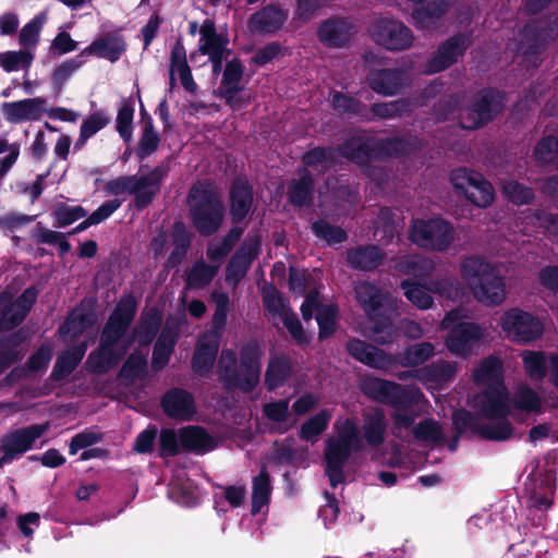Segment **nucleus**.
<instances>
[{"label": "nucleus", "instance_id": "1", "mask_svg": "<svg viewBox=\"0 0 558 558\" xmlns=\"http://www.w3.org/2000/svg\"><path fill=\"white\" fill-rule=\"evenodd\" d=\"M412 151L413 144L411 141L401 136L376 138L352 135L338 146L339 155L357 165L368 177H372V161L389 157H402L410 155Z\"/></svg>", "mask_w": 558, "mask_h": 558}, {"label": "nucleus", "instance_id": "2", "mask_svg": "<svg viewBox=\"0 0 558 558\" xmlns=\"http://www.w3.org/2000/svg\"><path fill=\"white\" fill-rule=\"evenodd\" d=\"M186 203L191 223L201 236L209 238L220 230L226 217V206L213 181L193 183Z\"/></svg>", "mask_w": 558, "mask_h": 558}, {"label": "nucleus", "instance_id": "3", "mask_svg": "<svg viewBox=\"0 0 558 558\" xmlns=\"http://www.w3.org/2000/svg\"><path fill=\"white\" fill-rule=\"evenodd\" d=\"M260 347L255 340L246 342L240 350V364L233 350L221 351L219 365L220 379L229 389H240L244 393L252 392L259 383L260 377Z\"/></svg>", "mask_w": 558, "mask_h": 558}, {"label": "nucleus", "instance_id": "4", "mask_svg": "<svg viewBox=\"0 0 558 558\" xmlns=\"http://www.w3.org/2000/svg\"><path fill=\"white\" fill-rule=\"evenodd\" d=\"M363 391L369 398L395 409L392 418L397 427L410 428L418 413L413 410L422 399L423 392L416 387H403L400 384L373 377L364 381Z\"/></svg>", "mask_w": 558, "mask_h": 558}, {"label": "nucleus", "instance_id": "5", "mask_svg": "<svg viewBox=\"0 0 558 558\" xmlns=\"http://www.w3.org/2000/svg\"><path fill=\"white\" fill-rule=\"evenodd\" d=\"M461 275L477 302L495 307L505 301L506 279L497 266L480 256H469L461 262Z\"/></svg>", "mask_w": 558, "mask_h": 558}, {"label": "nucleus", "instance_id": "6", "mask_svg": "<svg viewBox=\"0 0 558 558\" xmlns=\"http://www.w3.org/2000/svg\"><path fill=\"white\" fill-rule=\"evenodd\" d=\"M129 327L107 319L100 332L99 344L86 360V367L93 374H106L118 366L134 342L125 338Z\"/></svg>", "mask_w": 558, "mask_h": 558}, {"label": "nucleus", "instance_id": "7", "mask_svg": "<svg viewBox=\"0 0 558 558\" xmlns=\"http://www.w3.org/2000/svg\"><path fill=\"white\" fill-rule=\"evenodd\" d=\"M170 171L169 159L156 166L147 174L137 177L120 175L105 184V191L112 195H121L125 192L133 194V206L142 211L147 208L160 192L161 183Z\"/></svg>", "mask_w": 558, "mask_h": 558}, {"label": "nucleus", "instance_id": "8", "mask_svg": "<svg viewBox=\"0 0 558 558\" xmlns=\"http://www.w3.org/2000/svg\"><path fill=\"white\" fill-rule=\"evenodd\" d=\"M354 292L359 304L372 324L374 342L381 345L392 343L397 337V329L388 314L389 308L385 305V294L369 281L359 282Z\"/></svg>", "mask_w": 558, "mask_h": 558}, {"label": "nucleus", "instance_id": "9", "mask_svg": "<svg viewBox=\"0 0 558 558\" xmlns=\"http://www.w3.org/2000/svg\"><path fill=\"white\" fill-rule=\"evenodd\" d=\"M505 100V94L499 89L481 88L474 94L471 104L461 111L460 128L473 131L487 125L502 112Z\"/></svg>", "mask_w": 558, "mask_h": 558}, {"label": "nucleus", "instance_id": "10", "mask_svg": "<svg viewBox=\"0 0 558 558\" xmlns=\"http://www.w3.org/2000/svg\"><path fill=\"white\" fill-rule=\"evenodd\" d=\"M459 319V311L452 310L441 322V327L449 329L446 347L454 355L468 356L474 344L482 339L483 332L476 323L460 322Z\"/></svg>", "mask_w": 558, "mask_h": 558}, {"label": "nucleus", "instance_id": "11", "mask_svg": "<svg viewBox=\"0 0 558 558\" xmlns=\"http://www.w3.org/2000/svg\"><path fill=\"white\" fill-rule=\"evenodd\" d=\"M410 239L420 247L444 252L454 240L453 227L442 218L415 220L411 227Z\"/></svg>", "mask_w": 558, "mask_h": 558}, {"label": "nucleus", "instance_id": "12", "mask_svg": "<svg viewBox=\"0 0 558 558\" xmlns=\"http://www.w3.org/2000/svg\"><path fill=\"white\" fill-rule=\"evenodd\" d=\"M521 37L526 45L524 56L538 57L558 38V15L550 13L529 21L521 31Z\"/></svg>", "mask_w": 558, "mask_h": 558}, {"label": "nucleus", "instance_id": "13", "mask_svg": "<svg viewBox=\"0 0 558 558\" xmlns=\"http://www.w3.org/2000/svg\"><path fill=\"white\" fill-rule=\"evenodd\" d=\"M500 326L508 338L518 343L535 341L544 332V325L536 316L518 307L504 313Z\"/></svg>", "mask_w": 558, "mask_h": 558}, {"label": "nucleus", "instance_id": "14", "mask_svg": "<svg viewBox=\"0 0 558 558\" xmlns=\"http://www.w3.org/2000/svg\"><path fill=\"white\" fill-rule=\"evenodd\" d=\"M369 33L377 45L390 51L407 50L414 39L412 31L404 23L387 17L376 20Z\"/></svg>", "mask_w": 558, "mask_h": 558}, {"label": "nucleus", "instance_id": "15", "mask_svg": "<svg viewBox=\"0 0 558 558\" xmlns=\"http://www.w3.org/2000/svg\"><path fill=\"white\" fill-rule=\"evenodd\" d=\"M492 423H482L478 417L473 415L465 409H459L457 416V425H459L460 432L463 428H470L471 436H477L481 439L488 441H505L512 437L513 425L507 418H494Z\"/></svg>", "mask_w": 558, "mask_h": 558}, {"label": "nucleus", "instance_id": "16", "mask_svg": "<svg viewBox=\"0 0 558 558\" xmlns=\"http://www.w3.org/2000/svg\"><path fill=\"white\" fill-rule=\"evenodd\" d=\"M473 43L472 32L457 33L442 41L428 61V72H441L459 61Z\"/></svg>", "mask_w": 558, "mask_h": 558}, {"label": "nucleus", "instance_id": "17", "mask_svg": "<svg viewBox=\"0 0 558 558\" xmlns=\"http://www.w3.org/2000/svg\"><path fill=\"white\" fill-rule=\"evenodd\" d=\"M355 33L356 26L350 17L332 15L319 23L316 36L324 47L340 49L350 45Z\"/></svg>", "mask_w": 558, "mask_h": 558}, {"label": "nucleus", "instance_id": "18", "mask_svg": "<svg viewBox=\"0 0 558 558\" xmlns=\"http://www.w3.org/2000/svg\"><path fill=\"white\" fill-rule=\"evenodd\" d=\"M289 17V11L279 3H269L251 14L247 29L251 34L274 36L282 29Z\"/></svg>", "mask_w": 558, "mask_h": 558}, {"label": "nucleus", "instance_id": "19", "mask_svg": "<svg viewBox=\"0 0 558 558\" xmlns=\"http://www.w3.org/2000/svg\"><path fill=\"white\" fill-rule=\"evenodd\" d=\"M475 408L478 415L487 420L509 417L511 407L506 386H487L477 397Z\"/></svg>", "mask_w": 558, "mask_h": 558}, {"label": "nucleus", "instance_id": "20", "mask_svg": "<svg viewBox=\"0 0 558 558\" xmlns=\"http://www.w3.org/2000/svg\"><path fill=\"white\" fill-rule=\"evenodd\" d=\"M160 407L166 416L180 421H192L196 414L194 396L184 388L172 387L160 399Z\"/></svg>", "mask_w": 558, "mask_h": 558}, {"label": "nucleus", "instance_id": "21", "mask_svg": "<svg viewBox=\"0 0 558 558\" xmlns=\"http://www.w3.org/2000/svg\"><path fill=\"white\" fill-rule=\"evenodd\" d=\"M407 82L408 73L401 68L374 69L366 76L368 87L381 96L398 95Z\"/></svg>", "mask_w": 558, "mask_h": 558}, {"label": "nucleus", "instance_id": "22", "mask_svg": "<svg viewBox=\"0 0 558 558\" xmlns=\"http://www.w3.org/2000/svg\"><path fill=\"white\" fill-rule=\"evenodd\" d=\"M259 250V238L244 242L226 266V281L234 287L238 286L246 276L253 260L258 256Z\"/></svg>", "mask_w": 558, "mask_h": 558}, {"label": "nucleus", "instance_id": "23", "mask_svg": "<svg viewBox=\"0 0 558 558\" xmlns=\"http://www.w3.org/2000/svg\"><path fill=\"white\" fill-rule=\"evenodd\" d=\"M49 427V422H45L43 424H33L11 430L1 437L0 449H8L19 458L31 450L34 442L39 439Z\"/></svg>", "mask_w": 558, "mask_h": 558}, {"label": "nucleus", "instance_id": "24", "mask_svg": "<svg viewBox=\"0 0 558 558\" xmlns=\"http://www.w3.org/2000/svg\"><path fill=\"white\" fill-rule=\"evenodd\" d=\"M254 203L253 185L243 178H235L229 189V211L234 225L242 223Z\"/></svg>", "mask_w": 558, "mask_h": 558}, {"label": "nucleus", "instance_id": "25", "mask_svg": "<svg viewBox=\"0 0 558 558\" xmlns=\"http://www.w3.org/2000/svg\"><path fill=\"white\" fill-rule=\"evenodd\" d=\"M345 349L350 356L372 368L388 369L396 363L392 355L357 338L350 339Z\"/></svg>", "mask_w": 558, "mask_h": 558}, {"label": "nucleus", "instance_id": "26", "mask_svg": "<svg viewBox=\"0 0 558 558\" xmlns=\"http://www.w3.org/2000/svg\"><path fill=\"white\" fill-rule=\"evenodd\" d=\"M47 100L43 97L26 98L16 101L2 102L0 111L3 118L12 123L19 124L25 121H37L41 118Z\"/></svg>", "mask_w": 558, "mask_h": 558}, {"label": "nucleus", "instance_id": "27", "mask_svg": "<svg viewBox=\"0 0 558 558\" xmlns=\"http://www.w3.org/2000/svg\"><path fill=\"white\" fill-rule=\"evenodd\" d=\"M352 449L348 448L330 438L326 442L325 448V474L329 480L330 486L336 488L339 484L344 483V466L351 457Z\"/></svg>", "mask_w": 558, "mask_h": 558}, {"label": "nucleus", "instance_id": "28", "mask_svg": "<svg viewBox=\"0 0 558 558\" xmlns=\"http://www.w3.org/2000/svg\"><path fill=\"white\" fill-rule=\"evenodd\" d=\"M414 9L411 13L415 26L422 29H435L454 0H411Z\"/></svg>", "mask_w": 558, "mask_h": 558}, {"label": "nucleus", "instance_id": "29", "mask_svg": "<svg viewBox=\"0 0 558 558\" xmlns=\"http://www.w3.org/2000/svg\"><path fill=\"white\" fill-rule=\"evenodd\" d=\"M387 427L388 423L383 409L375 408L364 412L360 428L362 442L365 441L372 449H378L385 442Z\"/></svg>", "mask_w": 558, "mask_h": 558}, {"label": "nucleus", "instance_id": "30", "mask_svg": "<svg viewBox=\"0 0 558 558\" xmlns=\"http://www.w3.org/2000/svg\"><path fill=\"white\" fill-rule=\"evenodd\" d=\"M384 258L385 253L375 244L356 245L345 252L347 264L353 270L374 271Z\"/></svg>", "mask_w": 558, "mask_h": 558}, {"label": "nucleus", "instance_id": "31", "mask_svg": "<svg viewBox=\"0 0 558 558\" xmlns=\"http://www.w3.org/2000/svg\"><path fill=\"white\" fill-rule=\"evenodd\" d=\"M315 191V179L306 168L298 169V178L292 179L288 184L287 196L289 203L296 208L313 205Z\"/></svg>", "mask_w": 558, "mask_h": 558}, {"label": "nucleus", "instance_id": "32", "mask_svg": "<svg viewBox=\"0 0 558 558\" xmlns=\"http://www.w3.org/2000/svg\"><path fill=\"white\" fill-rule=\"evenodd\" d=\"M126 50V43L122 36L106 35L92 41L85 47L80 57L95 56L110 62H117Z\"/></svg>", "mask_w": 558, "mask_h": 558}, {"label": "nucleus", "instance_id": "33", "mask_svg": "<svg viewBox=\"0 0 558 558\" xmlns=\"http://www.w3.org/2000/svg\"><path fill=\"white\" fill-rule=\"evenodd\" d=\"M180 445L183 451L206 453L216 447L214 437L202 426H186L180 429Z\"/></svg>", "mask_w": 558, "mask_h": 558}, {"label": "nucleus", "instance_id": "34", "mask_svg": "<svg viewBox=\"0 0 558 558\" xmlns=\"http://www.w3.org/2000/svg\"><path fill=\"white\" fill-rule=\"evenodd\" d=\"M161 324L162 313L157 306H153L142 314L140 323L132 330L131 338H134L140 345L147 347L155 340Z\"/></svg>", "mask_w": 558, "mask_h": 558}, {"label": "nucleus", "instance_id": "35", "mask_svg": "<svg viewBox=\"0 0 558 558\" xmlns=\"http://www.w3.org/2000/svg\"><path fill=\"white\" fill-rule=\"evenodd\" d=\"M170 65L171 72H178L183 88L189 93H195L197 84L193 78L192 70L186 60V50L182 37L175 40L171 49Z\"/></svg>", "mask_w": 558, "mask_h": 558}, {"label": "nucleus", "instance_id": "36", "mask_svg": "<svg viewBox=\"0 0 558 558\" xmlns=\"http://www.w3.org/2000/svg\"><path fill=\"white\" fill-rule=\"evenodd\" d=\"M218 350L219 342L217 339L199 341L192 357L193 372L198 376L207 375L214 366Z\"/></svg>", "mask_w": 558, "mask_h": 558}, {"label": "nucleus", "instance_id": "37", "mask_svg": "<svg viewBox=\"0 0 558 558\" xmlns=\"http://www.w3.org/2000/svg\"><path fill=\"white\" fill-rule=\"evenodd\" d=\"M473 379L476 384L487 386H501L504 384V365L499 357L489 355L481 361L478 367L473 372Z\"/></svg>", "mask_w": 558, "mask_h": 558}, {"label": "nucleus", "instance_id": "38", "mask_svg": "<svg viewBox=\"0 0 558 558\" xmlns=\"http://www.w3.org/2000/svg\"><path fill=\"white\" fill-rule=\"evenodd\" d=\"M292 363L286 355L270 359L266 373L265 385L269 391L282 387L292 375Z\"/></svg>", "mask_w": 558, "mask_h": 558}, {"label": "nucleus", "instance_id": "39", "mask_svg": "<svg viewBox=\"0 0 558 558\" xmlns=\"http://www.w3.org/2000/svg\"><path fill=\"white\" fill-rule=\"evenodd\" d=\"M330 102L332 109L340 114L349 118H357L362 121L368 118L366 116L367 105L353 96L342 92H333Z\"/></svg>", "mask_w": 558, "mask_h": 558}, {"label": "nucleus", "instance_id": "40", "mask_svg": "<svg viewBox=\"0 0 558 558\" xmlns=\"http://www.w3.org/2000/svg\"><path fill=\"white\" fill-rule=\"evenodd\" d=\"M86 345L82 344L72 350L61 353L53 365L50 378L52 380H62L66 378L77 367L84 357Z\"/></svg>", "mask_w": 558, "mask_h": 558}, {"label": "nucleus", "instance_id": "41", "mask_svg": "<svg viewBox=\"0 0 558 558\" xmlns=\"http://www.w3.org/2000/svg\"><path fill=\"white\" fill-rule=\"evenodd\" d=\"M271 495L270 475L266 465L260 468L259 473L253 477L252 482V508L253 515L260 512L262 508L268 505Z\"/></svg>", "mask_w": 558, "mask_h": 558}, {"label": "nucleus", "instance_id": "42", "mask_svg": "<svg viewBox=\"0 0 558 558\" xmlns=\"http://www.w3.org/2000/svg\"><path fill=\"white\" fill-rule=\"evenodd\" d=\"M147 357L140 350H134L126 357L119 371L118 377L128 383H134L135 379H144L147 376Z\"/></svg>", "mask_w": 558, "mask_h": 558}, {"label": "nucleus", "instance_id": "43", "mask_svg": "<svg viewBox=\"0 0 558 558\" xmlns=\"http://www.w3.org/2000/svg\"><path fill=\"white\" fill-rule=\"evenodd\" d=\"M409 111V102L404 99H398L387 102H376L367 106L368 117L365 122L376 121L377 119L386 120L403 116Z\"/></svg>", "mask_w": 558, "mask_h": 558}, {"label": "nucleus", "instance_id": "44", "mask_svg": "<svg viewBox=\"0 0 558 558\" xmlns=\"http://www.w3.org/2000/svg\"><path fill=\"white\" fill-rule=\"evenodd\" d=\"M400 288L407 300L417 308L428 310L433 306L434 300L430 295L432 292L428 290V283L421 284L420 282L407 279L401 281Z\"/></svg>", "mask_w": 558, "mask_h": 558}, {"label": "nucleus", "instance_id": "45", "mask_svg": "<svg viewBox=\"0 0 558 558\" xmlns=\"http://www.w3.org/2000/svg\"><path fill=\"white\" fill-rule=\"evenodd\" d=\"M338 154V147L335 148L332 146H316L305 151L301 157V161L306 169L316 168L318 166H325L327 169L337 165Z\"/></svg>", "mask_w": 558, "mask_h": 558}, {"label": "nucleus", "instance_id": "46", "mask_svg": "<svg viewBox=\"0 0 558 558\" xmlns=\"http://www.w3.org/2000/svg\"><path fill=\"white\" fill-rule=\"evenodd\" d=\"M331 412L323 409L302 423L299 436L304 441H312L322 435L328 427L331 420Z\"/></svg>", "mask_w": 558, "mask_h": 558}, {"label": "nucleus", "instance_id": "47", "mask_svg": "<svg viewBox=\"0 0 558 558\" xmlns=\"http://www.w3.org/2000/svg\"><path fill=\"white\" fill-rule=\"evenodd\" d=\"M339 307L337 304L330 303L322 305L316 314L318 325V339L320 341L332 337L337 330Z\"/></svg>", "mask_w": 558, "mask_h": 558}, {"label": "nucleus", "instance_id": "48", "mask_svg": "<svg viewBox=\"0 0 558 558\" xmlns=\"http://www.w3.org/2000/svg\"><path fill=\"white\" fill-rule=\"evenodd\" d=\"M501 192L510 203L517 206L530 205L535 198V192L531 186L514 179L505 180Z\"/></svg>", "mask_w": 558, "mask_h": 558}, {"label": "nucleus", "instance_id": "49", "mask_svg": "<svg viewBox=\"0 0 558 558\" xmlns=\"http://www.w3.org/2000/svg\"><path fill=\"white\" fill-rule=\"evenodd\" d=\"M87 210L81 205H69L66 203H57L51 211L53 227L57 229L65 228L75 221L86 217Z\"/></svg>", "mask_w": 558, "mask_h": 558}, {"label": "nucleus", "instance_id": "50", "mask_svg": "<svg viewBox=\"0 0 558 558\" xmlns=\"http://www.w3.org/2000/svg\"><path fill=\"white\" fill-rule=\"evenodd\" d=\"M474 178L476 181L464 194L465 198L481 208L490 206L495 196L493 185L482 174Z\"/></svg>", "mask_w": 558, "mask_h": 558}, {"label": "nucleus", "instance_id": "51", "mask_svg": "<svg viewBox=\"0 0 558 558\" xmlns=\"http://www.w3.org/2000/svg\"><path fill=\"white\" fill-rule=\"evenodd\" d=\"M26 315L11 304V296L0 294V331H10L20 326Z\"/></svg>", "mask_w": 558, "mask_h": 558}, {"label": "nucleus", "instance_id": "52", "mask_svg": "<svg viewBox=\"0 0 558 558\" xmlns=\"http://www.w3.org/2000/svg\"><path fill=\"white\" fill-rule=\"evenodd\" d=\"M33 60L34 54L26 49L0 52V66L8 73L28 70Z\"/></svg>", "mask_w": 558, "mask_h": 558}, {"label": "nucleus", "instance_id": "53", "mask_svg": "<svg viewBox=\"0 0 558 558\" xmlns=\"http://www.w3.org/2000/svg\"><path fill=\"white\" fill-rule=\"evenodd\" d=\"M217 270L216 266L206 264L204 260L196 262L186 276V287L191 289L205 288L213 281Z\"/></svg>", "mask_w": 558, "mask_h": 558}, {"label": "nucleus", "instance_id": "54", "mask_svg": "<svg viewBox=\"0 0 558 558\" xmlns=\"http://www.w3.org/2000/svg\"><path fill=\"white\" fill-rule=\"evenodd\" d=\"M137 312V301L132 294L123 295L117 303L116 307L109 315V319L122 324L130 328Z\"/></svg>", "mask_w": 558, "mask_h": 558}, {"label": "nucleus", "instance_id": "55", "mask_svg": "<svg viewBox=\"0 0 558 558\" xmlns=\"http://www.w3.org/2000/svg\"><path fill=\"white\" fill-rule=\"evenodd\" d=\"M314 235L327 242L328 245L340 244L348 240L347 231L319 218L312 223Z\"/></svg>", "mask_w": 558, "mask_h": 558}, {"label": "nucleus", "instance_id": "56", "mask_svg": "<svg viewBox=\"0 0 558 558\" xmlns=\"http://www.w3.org/2000/svg\"><path fill=\"white\" fill-rule=\"evenodd\" d=\"M159 144V134L154 128L151 117H148V121H146L143 126L142 135L138 142L136 150L137 158L143 161L158 149Z\"/></svg>", "mask_w": 558, "mask_h": 558}, {"label": "nucleus", "instance_id": "57", "mask_svg": "<svg viewBox=\"0 0 558 558\" xmlns=\"http://www.w3.org/2000/svg\"><path fill=\"white\" fill-rule=\"evenodd\" d=\"M511 402L514 409L529 413H538L542 410V398L526 385L518 388Z\"/></svg>", "mask_w": 558, "mask_h": 558}, {"label": "nucleus", "instance_id": "58", "mask_svg": "<svg viewBox=\"0 0 558 558\" xmlns=\"http://www.w3.org/2000/svg\"><path fill=\"white\" fill-rule=\"evenodd\" d=\"M395 268L402 275L421 277L426 275L433 265L420 255H405L397 260Z\"/></svg>", "mask_w": 558, "mask_h": 558}, {"label": "nucleus", "instance_id": "59", "mask_svg": "<svg viewBox=\"0 0 558 558\" xmlns=\"http://www.w3.org/2000/svg\"><path fill=\"white\" fill-rule=\"evenodd\" d=\"M558 155V138L555 135L542 137L533 149V159L539 166L551 163Z\"/></svg>", "mask_w": 558, "mask_h": 558}, {"label": "nucleus", "instance_id": "60", "mask_svg": "<svg viewBox=\"0 0 558 558\" xmlns=\"http://www.w3.org/2000/svg\"><path fill=\"white\" fill-rule=\"evenodd\" d=\"M66 235L59 231L49 230L43 227L41 223H38L33 238L37 243L58 245L60 255H64L72 248L71 243L66 240Z\"/></svg>", "mask_w": 558, "mask_h": 558}, {"label": "nucleus", "instance_id": "61", "mask_svg": "<svg viewBox=\"0 0 558 558\" xmlns=\"http://www.w3.org/2000/svg\"><path fill=\"white\" fill-rule=\"evenodd\" d=\"M335 441L351 448L353 451H360L363 449L361 430L353 420L347 418L341 427L338 429V437Z\"/></svg>", "mask_w": 558, "mask_h": 558}, {"label": "nucleus", "instance_id": "62", "mask_svg": "<svg viewBox=\"0 0 558 558\" xmlns=\"http://www.w3.org/2000/svg\"><path fill=\"white\" fill-rule=\"evenodd\" d=\"M428 290L448 300L458 299L461 295V283L456 277H445L429 280Z\"/></svg>", "mask_w": 558, "mask_h": 558}, {"label": "nucleus", "instance_id": "63", "mask_svg": "<svg viewBox=\"0 0 558 558\" xmlns=\"http://www.w3.org/2000/svg\"><path fill=\"white\" fill-rule=\"evenodd\" d=\"M85 63V59L80 57V53L74 58L66 59L54 68L51 74L52 84L61 90L64 83L71 77V75L78 70Z\"/></svg>", "mask_w": 558, "mask_h": 558}, {"label": "nucleus", "instance_id": "64", "mask_svg": "<svg viewBox=\"0 0 558 558\" xmlns=\"http://www.w3.org/2000/svg\"><path fill=\"white\" fill-rule=\"evenodd\" d=\"M413 436L421 441L438 444L444 439V434L438 422L425 418L413 427Z\"/></svg>", "mask_w": 558, "mask_h": 558}]
</instances>
